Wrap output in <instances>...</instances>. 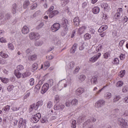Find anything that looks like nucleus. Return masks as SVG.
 <instances>
[{"mask_svg":"<svg viewBox=\"0 0 128 128\" xmlns=\"http://www.w3.org/2000/svg\"><path fill=\"white\" fill-rule=\"evenodd\" d=\"M48 82V84L46 83L42 86L41 90V94H44L48 92L50 86H53L54 80L52 79H50Z\"/></svg>","mask_w":128,"mask_h":128,"instance_id":"1","label":"nucleus"},{"mask_svg":"<svg viewBox=\"0 0 128 128\" xmlns=\"http://www.w3.org/2000/svg\"><path fill=\"white\" fill-rule=\"evenodd\" d=\"M61 24L62 25V28L64 30V32H62L61 34L62 36H64L66 34V32L68 30V26H69L68 20L63 18L62 20Z\"/></svg>","mask_w":128,"mask_h":128,"instance_id":"2","label":"nucleus"},{"mask_svg":"<svg viewBox=\"0 0 128 128\" xmlns=\"http://www.w3.org/2000/svg\"><path fill=\"white\" fill-rule=\"evenodd\" d=\"M118 124L122 126V128H126L128 126L127 122L122 118L118 119Z\"/></svg>","mask_w":128,"mask_h":128,"instance_id":"3","label":"nucleus"},{"mask_svg":"<svg viewBox=\"0 0 128 128\" xmlns=\"http://www.w3.org/2000/svg\"><path fill=\"white\" fill-rule=\"evenodd\" d=\"M29 37L30 40H36L40 38V34L37 32H30L29 34Z\"/></svg>","mask_w":128,"mask_h":128,"instance_id":"4","label":"nucleus"},{"mask_svg":"<svg viewBox=\"0 0 128 128\" xmlns=\"http://www.w3.org/2000/svg\"><path fill=\"white\" fill-rule=\"evenodd\" d=\"M60 23H54L53 25L52 26L50 30L52 32H56L58 30H60Z\"/></svg>","mask_w":128,"mask_h":128,"instance_id":"5","label":"nucleus"},{"mask_svg":"<svg viewBox=\"0 0 128 128\" xmlns=\"http://www.w3.org/2000/svg\"><path fill=\"white\" fill-rule=\"evenodd\" d=\"M41 118V114L39 112H38V114L33 115L32 116V121L33 122H34V124L36 123L37 122H38L40 120V119Z\"/></svg>","mask_w":128,"mask_h":128,"instance_id":"6","label":"nucleus"},{"mask_svg":"<svg viewBox=\"0 0 128 128\" xmlns=\"http://www.w3.org/2000/svg\"><path fill=\"white\" fill-rule=\"evenodd\" d=\"M26 120L20 118L19 120L18 123V128H26Z\"/></svg>","mask_w":128,"mask_h":128,"instance_id":"7","label":"nucleus"},{"mask_svg":"<svg viewBox=\"0 0 128 128\" xmlns=\"http://www.w3.org/2000/svg\"><path fill=\"white\" fill-rule=\"evenodd\" d=\"M122 8H118L117 10V12L114 15V18L116 20H118L120 18V17L122 16Z\"/></svg>","mask_w":128,"mask_h":128,"instance_id":"8","label":"nucleus"},{"mask_svg":"<svg viewBox=\"0 0 128 128\" xmlns=\"http://www.w3.org/2000/svg\"><path fill=\"white\" fill-rule=\"evenodd\" d=\"M106 104V101L104 100H100L97 101L96 104V108H102Z\"/></svg>","mask_w":128,"mask_h":128,"instance_id":"9","label":"nucleus"},{"mask_svg":"<svg viewBox=\"0 0 128 128\" xmlns=\"http://www.w3.org/2000/svg\"><path fill=\"white\" fill-rule=\"evenodd\" d=\"M101 56L100 53H98L97 54L94 55V56H92L91 58H90V62H92V63L95 62L98 58H100Z\"/></svg>","mask_w":128,"mask_h":128,"instance_id":"10","label":"nucleus"},{"mask_svg":"<svg viewBox=\"0 0 128 128\" xmlns=\"http://www.w3.org/2000/svg\"><path fill=\"white\" fill-rule=\"evenodd\" d=\"M58 87L61 86L62 88H66L68 86L67 81L66 80H62L59 82L58 84Z\"/></svg>","mask_w":128,"mask_h":128,"instance_id":"11","label":"nucleus"},{"mask_svg":"<svg viewBox=\"0 0 128 128\" xmlns=\"http://www.w3.org/2000/svg\"><path fill=\"white\" fill-rule=\"evenodd\" d=\"M65 108L64 104H60L58 105H54V110H63Z\"/></svg>","mask_w":128,"mask_h":128,"instance_id":"12","label":"nucleus"},{"mask_svg":"<svg viewBox=\"0 0 128 128\" xmlns=\"http://www.w3.org/2000/svg\"><path fill=\"white\" fill-rule=\"evenodd\" d=\"M86 26H82V27H80L79 28H78L77 30V32L78 34L81 35L86 32Z\"/></svg>","mask_w":128,"mask_h":128,"instance_id":"13","label":"nucleus"},{"mask_svg":"<svg viewBox=\"0 0 128 128\" xmlns=\"http://www.w3.org/2000/svg\"><path fill=\"white\" fill-rule=\"evenodd\" d=\"M86 76L84 74L79 75L77 76V79L79 80L80 82L82 83L86 80Z\"/></svg>","mask_w":128,"mask_h":128,"instance_id":"14","label":"nucleus"},{"mask_svg":"<svg viewBox=\"0 0 128 128\" xmlns=\"http://www.w3.org/2000/svg\"><path fill=\"white\" fill-rule=\"evenodd\" d=\"M84 92V88H79L76 90V96H80Z\"/></svg>","mask_w":128,"mask_h":128,"instance_id":"15","label":"nucleus"},{"mask_svg":"<svg viewBox=\"0 0 128 128\" xmlns=\"http://www.w3.org/2000/svg\"><path fill=\"white\" fill-rule=\"evenodd\" d=\"M30 32V30L28 27L26 26H24L22 28V33L24 34H28Z\"/></svg>","mask_w":128,"mask_h":128,"instance_id":"16","label":"nucleus"},{"mask_svg":"<svg viewBox=\"0 0 128 128\" xmlns=\"http://www.w3.org/2000/svg\"><path fill=\"white\" fill-rule=\"evenodd\" d=\"M60 12L58 10H54L52 12L50 13L49 14V18H52L55 16L58 15Z\"/></svg>","mask_w":128,"mask_h":128,"instance_id":"17","label":"nucleus"},{"mask_svg":"<svg viewBox=\"0 0 128 128\" xmlns=\"http://www.w3.org/2000/svg\"><path fill=\"white\" fill-rule=\"evenodd\" d=\"M75 62L74 61H71L68 62V70H72L74 68Z\"/></svg>","mask_w":128,"mask_h":128,"instance_id":"18","label":"nucleus"},{"mask_svg":"<svg viewBox=\"0 0 128 128\" xmlns=\"http://www.w3.org/2000/svg\"><path fill=\"white\" fill-rule=\"evenodd\" d=\"M112 97V93L110 92H106L105 94H104V98L106 100H110Z\"/></svg>","mask_w":128,"mask_h":128,"instance_id":"19","label":"nucleus"},{"mask_svg":"<svg viewBox=\"0 0 128 128\" xmlns=\"http://www.w3.org/2000/svg\"><path fill=\"white\" fill-rule=\"evenodd\" d=\"M77 48V44H75L73 45L72 48L70 49V54H74L75 52H76Z\"/></svg>","mask_w":128,"mask_h":128,"instance_id":"20","label":"nucleus"},{"mask_svg":"<svg viewBox=\"0 0 128 128\" xmlns=\"http://www.w3.org/2000/svg\"><path fill=\"white\" fill-rule=\"evenodd\" d=\"M39 106H36L34 104H32V105H30V112H32V110H38Z\"/></svg>","mask_w":128,"mask_h":128,"instance_id":"21","label":"nucleus"},{"mask_svg":"<svg viewBox=\"0 0 128 128\" xmlns=\"http://www.w3.org/2000/svg\"><path fill=\"white\" fill-rule=\"evenodd\" d=\"M32 73L30 72H26L22 74V78H25L31 76Z\"/></svg>","mask_w":128,"mask_h":128,"instance_id":"22","label":"nucleus"},{"mask_svg":"<svg viewBox=\"0 0 128 128\" xmlns=\"http://www.w3.org/2000/svg\"><path fill=\"white\" fill-rule=\"evenodd\" d=\"M100 8H98V6H94L92 10V12H93L94 14H98L100 13Z\"/></svg>","mask_w":128,"mask_h":128,"instance_id":"23","label":"nucleus"},{"mask_svg":"<svg viewBox=\"0 0 128 128\" xmlns=\"http://www.w3.org/2000/svg\"><path fill=\"white\" fill-rule=\"evenodd\" d=\"M108 29V26L106 25H104L100 27V28L98 29V32H102L103 31L106 30Z\"/></svg>","mask_w":128,"mask_h":128,"instance_id":"24","label":"nucleus"},{"mask_svg":"<svg viewBox=\"0 0 128 128\" xmlns=\"http://www.w3.org/2000/svg\"><path fill=\"white\" fill-rule=\"evenodd\" d=\"M80 24V18L78 16L75 17L74 18V25L75 26H78Z\"/></svg>","mask_w":128,"mask_h":128,"instance_id":"25","label":"nucleus"},{"mask_svg":"<svg viewBox=\"0 0 128 128\" xmlns=\"http://www.w3.org/2000/svg\"><path fill=\"white\" fill-rule=\"evenodd\" d=\"M78 103V101L75 98L70 101V104L72 105V106H76Z\"/></svg>","mask_w":128,"mask_h":128,"instance_id":"26","label":"nucleus"},{"mask_svg":"<svg viewBox=\"0 0 128 128\" xmlns=\"http://www.w3.org/2000/svg\"><path fill=\"white\" fill-rule=\"evenodd\" d=\"M36 55H30L29 56H28V60L30 61H34L36 60Z\"/></svg>","mask_w":128,"mask_h":128,"instance_id":"27","label":"nucleus"},{"mask_svg":"<svg viewBox=\"0 0 128 128\" xmlns=\"http://www.w3.org/2000/svg\"><path fill=\"white\" fill-rule=\"evenodd\" d=\"M32 72H35L38 68V64L36 63H34V64H32Z\"/></svg>","mask_w":128,"mask_h":128,"instance_id":"28","label":"nucleus"},{"mask_svg":"<svg viewBox=\"0 0 128 128\" xmlns=\"http://www.w3.org/2000/svg\"><path fill=\"white\" fill-rule=\"evenodd\" d=\"M0 80H1L2 82L5 84H8L10 82V80L5 78H0Z\"/></svg>","mask_w":128,"mask_h":128,"instance_id":"29","label":"nucleus"},{"mask_svg":"<svg viewBox=\"0 0 128 128\" xmlns=\"http://www.w3.org/2000/svg\"><path fill=\"white\" fill-rule=\"evenodd\" d=\"M12 12L14 14H16L17 10V4H14L13 5H12Z\"/></svg>","mask_w":128,"mask_h":128,"instance_id":"30","label":"nucleus"},{"mask_svg":"<svg viewBox=\"0 0 128 128\" xmlns=\"http://www.w3.org/2000/svg\"><path fill=\"white\" fill-rule=\"evenodd\" d=\"M121 99V96L120 95H116L114 97L113 102H117L118 101H119Z\"/></svg>","mask_w":128,"mask_h":128,"instance_id":"31","label":"nucleus"},{"mask_svg":"<svg viewBox=\"0 0 128 128\" xmlns=\"http://www.w3.org/2000/svg\"><path fill=\"white\" fill-rule=\"evenodd\" d=\"M50 66V63L48 61L44 62V70H47Z\"/></svg>","mask_w":128,"mask_h":128,"instance_id":"32","label":"nucleus"},{"mask_svg":"<svg viewBox=\"0 0 128 128\" xmlns=\"http://www.w3.org/2000/svg\"><path fill=\"white\" fill-rule=\"evenodd\" d=\"M70 124H71V128H76V120H71Z\"/></svg>","mask_w":128,"mask_h":128,"instance_id":"33","label":"nucleus"},{"mask_svg":"<svg viewBox=\"0 0 128 128\" xmlns=\"http://www.w3.org/2000/svg\"><path fill=\"white\" fill-rule=\"evenodd\" d=\"M122 86H124V82L121 80L118 82L116 85V87L117 88H120Z\"/></svg>","mask_w":128,"mask_h":128,"instance_id":"34","label":"nucleus"},{"mask_svg":"<svg viewBox=\"0 0 128 128\" xmlns=\"http://www.w3.org/2000/svg\"><path fill=\"white\" fill-rule=\"evenodd\" d=\"M28 6H30V2L26 0L24 2L23 8L24 9H26Z\"/></svg>","mask_w":128,"mask_h":128,"instance_id":"35","label":"nucleus"},{"mask_svg":"<svg viewBox=\"0 0 128 128\" xmlns=\"http://www.w3.org/2000/svg\"><path fill=\"white\" fill-rule=\"evenodd\" d=\"M14 86L12 84L9 85L7 87V89H6L7 92H12L14 89Z\"/></svg>","mask_w":128,"mask_h":128,"instance_id":"36","label":"nucleus"},{"mask_svg":"<svg viewBox=\"0 0 128 128\" xmlns=\"http://www.w3.org/2000/svg\"><path fill=\"white\" fill-rule=\"evenodd\" d=\"M91 122H96V119L94 117H92L91 118L88 119L87 121L85 122H86V124H90V123Z\"/></svg>","mask_w":128,"mask_h":128,"instance_id":"37","label":"nucleus"},{"mask_svg":"<svg viewBox=\"0 0 128 128\" xmlns=\"http://www.w3.org/2000/svg\"><path fill=\"white\" fill-rule=\"evenodd\" d=\"M98 81V78H96V77H92V79H91V83L92 84H96V82Z\"/></svg>","mask_w":128,"mask_h":128,"instance_id":"38","label":"nucleus"},{"mask_svg":"<svg viewBox=\"0 0 128 128\" xmlns=\"http://www.w3.org/2000/svg\"><path fill=\"white\" fill-rule=\"evenodd\" d=\"M15 75L18 78H20L22 77V73L18 70H15Z\"/></svg>","mask_w":128,"mask_h":128,"instance_id":"39","label":"nucleus"},{"mask_svg":"<svg viewBox=\"0 0 128 128\" xmlns=\"http://www.w3.org/2000/svg\"><path fill=\"white\" fill-rule=\"evenodd\" d=\"M16 70H18V71H22L24 70V66H22V65L20 64V65H18V67H16Z\"/></svg>","mask_w":128,"mask_h":128,"instance_id":"40","label":"nucleus"},{"mask_svg":"<svg viewBox=\"0 0 128 128\" xmlns=\"http://www.w3.org/2000/svg\"><path fill=\"white\" fill-rule=\"evenodd\" d=\"M91 38V35L89 34H86L84 35V40H88Z\"/></svg>","mask_w":128,"mask_h":128,"instance_id":"41","label":"nucleus"},{"mask_svg":"<svg viewBox=\"0 0 128 128\" xmlns=\"http://www.w3.org/2000/svg\"><path fill=\"white\" fill-rule=\"evenodd\" d=\"M8 48L10 50H14V46L11 43L8 44Z\"/></svg>","mask_w":128,"mask_h":128,"instance_id":"42","label":"nucleus"},{"mask_svg":"<svg viewBox=\"0 0 128 128\" xmlns=\"http://www.w3.org/2000/svg\"><path fill=\"white\" fill-rule=\"evenodd\" d=\"M11 18V16L10 15V14H6V15H5L4 18L3 20V21H5V20H10Z\"/></svg>","mask_w":128,"mask_h":128,"instance_id":"43","label":"nucleus"},{"mask_svg":"<svg viewBox=\"0 0 128 128\" xmlns=\"http://www.w3.org/2000/svg\"><path fill=\"white\" fill-rule=\"evenodd\" d=\"M80 70V68L78 66H77L76 67L74 72H73V74H77V73H78Z\"/></svg>","mask_w":128,"mask_h":128,"instance_id":"44","label":"nucleus"},{"mask_svg":"<svg viewBox=\"0 0 128 128\" xmlns=\"http://www.w3.org/2000/svg\"><path fill=\"white\" fill-rule=\"evenodd\" d=\"M40 89V86H39L38 85L36 86L34 90L35 93H38L39 92Z\"/></svg>","mask_w":128,"mask_h":128,"instance_id":"45","label":"nucleus"},{"mask_svg":"<svg viewBox=\"0 0 128 128\" xmlns=\"http://www.w3.org/2000/svg\"><path fill=\"white\" fill-rule=\"evenodd\" d=\"M104 10H105L106 12L110 11V6L107 4H104Z\"/></svg>","mask_w":128,"mask_h":128,"instance_id":"46","label":"nucleus"},{"mask_svg":"<svg viewBox=\"0 0 128 128\" xmlns=\"http://www.w3.org/2000/svg\"><path fill=\"white\" fill-rule=\"evenodd\" d=\"M86 128H94V126L92 125H90L86 123V122H85L84 124H83Z\"/></svg>","mask_w":128,"mask_h":128,"instance_id":"47","label":"nucleus"},{"mask_svg":"<svg viewBox=\"0 0 128 128\" xmlns=\"http://www.w3.org/2000/svg\"><path fill=\"white\" fill-rule=\"evenodd\" d=\"M34 104L38 106V107L41 106L43 104V101H42V100L38 101L37 102V103Z\"/></svg>","mask_w":128,"mask_h":128,"instance_id":"48","label":"nucleus"},{"mask_svg":"<svg viewBox=\"0 0 128 128\" xmlns=\"http://www.w3.org/2000/svg\"><path fill=\"white\" fill-rule=\"evenodd\" d=\"M60 100V97L58 95H56L54 96V102L58 103Z\"/></svg>","mask_w":128,"mask_h":128,"instance_id":"49","label":"nucleus"},{"mask_svg":"<svg viewBox=\"0 0 128 128\" xmlns=\"http://www.w3.org/2000/svg\"><path fill=\"white\" fill-rule=\"evenodd\" d=\"M37 6L38 4L36 2L30 6V10H36V8H37Z\"/></svg>","mask_w":128,"mask_h":128,"instance_id":"50","label":"nucleus"},{"mask_svg":"<svg viewBox=\"0 0 128 128\" xmlns=\"http://www.w3.org/2000/svg\"><path fill=\"white\" fill-rule=\"evenodd\" d=\"M29 83L30 86H33L34 84V80L32 78H31L29 80Z\"/></svg>","mask_w":128,"mask_h":128,"instance_id":"51","label":"nucleus"},{"mask_svg":"<svg viewBox=\"0 0 128 128\" xmlns=\"http://www.w3.org/2000/svg\"><path fill=\"white\" fill-rule=\"evenodd\" d=\"M0 56L3 57V58H8V54L4 53L3 52H0Z\"/></svg>","mask_w":128,"mask_h":128,"instance_id":"52","label":"nucleus"},{"mask_svg":"<svg viewBox=\"0 0 128 128\" xmlns=\"http://www.w3.org/2000/svg\"><path fill=\"white\" fill-rule=\"evenodd\" d=\"M86 118V116H80L78 120H79L80 122L82 123V122L84 121V118Z\"/></svg>","mask_w":128,"mask_h":128,"instance_id":"53","label":"nucleus"},{"mask_svg":"<svg viewBox=\"0 0 128 128\" xmlns=\"http://www.w3.org/2000/svg\"><path fill=\"white\" fill-rule=\"evenodd\" d=\"M120 63V60L118 58H115L114 59L113 64H118Z\"/></svg>","mask_w":128,"mask_h":128,"instance_id":"54","label":"nucleus"},{"mask_svg":"<svg viewBox=\"0 0 128 128\" xmlns=\"http://www.w3.org/2000/svg\"><path fill=\"white\" fill-rule=\"evenodd\" d=\"M3 110L4 112H8L10 110V106L8 105H7L6 106L4 107L2 109Z\"/></svg>","mask_w":128,"mask_h":128,"instance_id":"55","label":"nucleus"},{"mask_svg":"<svg viewBox=\"0 0 128 128\" xmlns=\"http://www.w3.org/2000/svg\"><path fill=\"white\" fill-rule=\"evenodd\" d=\"M44 26V24L43 22H41L38 25V26H36V28L38 30H40V28H42Z\"/></svg>","mask_w":128,"mask_h":128,"instance_id":"56","label":"nucleus"},{"mask_svg":"<svg viewBox=\"0 0 128 128\" xmlns=\"http://www.w3.org/2000/svg\"><path fill=\"white\" fill-rule=\"evenodd\" d=\"M52 107V102L49 101L48 103H47V108H51Z\"/></svg>","mask_w":128,"mask_h":128,"instance_id":"57","label":"nucleus"},{"mask_svg":"<svg viewBox=\"0 0 128 128\" xmlns=\"http://www.w3.org/2000/svg\"><path fill=\"white\" fill-rule=\"evenodd\" d=\"M122 92L126 93L128 92V86H123L122 88Z\"/></svg>","mask_w":128,"mask_h":128,"instance_id":"58","label":"nucleus"},{"mask_svg":"<svg viewBox=\"0 0 128 128\" xmlns=\"http://www.w3.org/2000/svg\"><path fill=\"white\" fill-rule=\"evenodd\" d=\"M125 73H126V70H123V71L120 72L119 73V76L120 78H122L124 76Z\"/></svg>","mask_w":128,"mask_h":128,"instance_id":"59","label":"nucleus"},{"mask_svg":"<svg viewBox=\"0 0 128 128\" xmlns=\"http://www.w3.org/2000/svg\"><path fill=\"white\" fill-rule=\"evenodd\" d=\"M40 14V10H38L36 12H35L34 14H33V17H36L38 16Z\"/></svg>","mask_w":128,"mask_h":128,"instance_id":"60","label":"nucleus"},{"mask_svg":"<svg viewBox=\"0 0 128 128\" xmlns=\"http://www.w3.org/2000/svg\"><path fill=\"white\" fill-rule=\"evenodd\" d=\"M110 56V54L109 52H106L104 54V58L108 59V58Z\"/></svg>","mask_w":128,"mask_h":128,"instance_id":"61","label":"nucleus"},{"mask_svg":"<svg viewBox=\"0 0 128 128\" xmlns=\"http://www.w3.org/2000/svg\"><path fill=\"white\" fill-rule=\"evenodd\" d=\"M0 42L1 43H6V38H0Z\"/></svg>","mask_w":128,"mask_h":128,"instance_id":"62","label":"nucleus"},{"mask_svg":"<svg viewBox=\"0 0 128 128\" xmlns=\"http://www.w3.org/2000/svg\"><path fill=\"white\" fill-rule=\"evenodd\" d=\"M30 96V92H29V91H28L26 92V94L24 96V99H26L28 98H29Z\"/></svg>","mask_w":128,"mask_h":128,"instance_id":"63","label":"nucleus"},{"mask_svg":"<svg viewBox=\"0 0 128 128\" xmlns=\"http://www.w3.org/2000/svg\"><path fill=\"white\" fill-rule=\"evenodd\" d=\"M124 103L128 104V96L124 98Z\"/></svg>","mask_w":128,"mask_h":128,"instance_id":"64","label":"nucleus"}]
</instances>
